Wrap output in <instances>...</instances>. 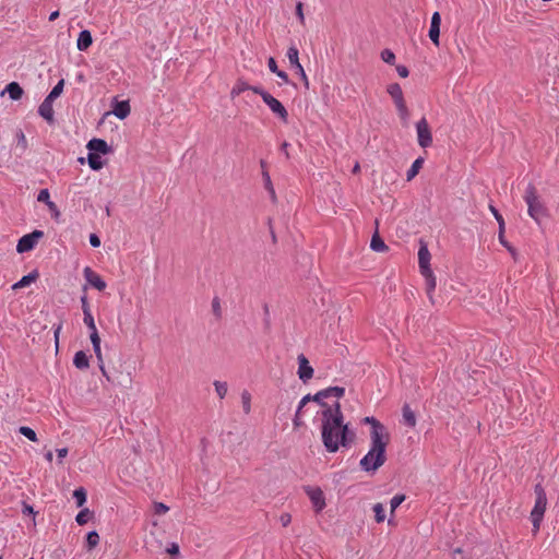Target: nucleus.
Segmentation results:
<instances>
[{"label":"nucleus","mask_w":559,"mask_h":559,"mask_svg":"<svg viewBox=\"0 0 559 559\" xmlns=\"http://www.w3.org/2000/svg\"><path fill=\"white\" fill-rule=\"evenodd\" d=\"M317 415L321 419V440L326 452L336 453L341 448L352 445L355 433L345 423L340 402L335 401L332 406H325Z\"/></svg>","instance_id":"obj_1"},{"label":"nucleus","mask_w":559,"mask_h":559,"mask_svg":"<svg viewBox=\"0 0 559 559\" xmlns=\"http://www.w3.org/2000/svg\"><path fill=\"white\" fill-rule=\"evenodd\" d=\"M390 438H379L374 432L371 438V445L367 454L360 460L359 465L364 472L374 473L385 461V449Z\"/></svg>","instance_id":"obj_2"},{"label":"nucleus","mask_w":559,"mask_h":559,"mask_svg":"<svg viewBox=\"0 0 559 559\" xmlns=\"http://www.w3.org/2000/svg\"><path fill=\"white\" fill-rule=\"evenodd\" d=\"M523 200L527 205V214L530 217L540 225L542 219L548 216V210L533 183L527 185Z\"/></svg>","instance_id":"obj_3"},{"label":"nucleus","mask_w":559,"mask_h":559,"mask_svg":"<svg viewBox=\"0 0 559 559\" xmlns=\"http://www.w3.org/2000/svg\"><path fill=\"white\" fill-rule=\"evenodd\" d=\"M534 493H535V503L531 511L530 519H531V522L533 525V532H534V534H536L539 531L542 522L544 520L548 500H547L546 491H545L544 487L542 486V484H536L534 486Z\"/></svg>","instance_id":"obj_4"},{"label":"nucleus","mask_w":559,"mask_h":559,"mask_svg":"<svg viewBox=\"0 0 559 559\" xmlns=\"http://www.w3.org/2000/svg\"><path fill=\"white\" fill-rule=\"evenodd\" d=\"M345 394V388L343 386H329L323 390L318 391L313 394V402L318 403L322 409H325V406H332V404H328L324 400L329 397L341 399Z\"/></svg>","instance_id":"obj_5"},{"label":"nucleus","mask_w":559,"mask_h":559,"mask_svg":"<svg viewBox=\"0 0 559 559\" xmlns=\"http://www.w3.org/2000/svg\"><path fill=\"white\" fill-rule=\"evenodd\" d=\"M286 56L288 58V61H289L292 68L295 70L296 74L301 79V81L305 84V87L308 88L309 87L308 76L305 72L304 67L299 62V51H298L297 47L295 45H292L288 48Z\"/></svg>","instance_id":"obj_6"},{"label":"nucleus","mask_w":559,"mask_h":559,"mask_svg":"<svg viewBox=\"0 0 559 559\" xmlns=\"http://www.w3.org/2000/svg\"><path fill=\"white\" fill-rule=\"evenodd\" d=\"M44 236L41 230H34L29 234L22 236L16 245V251L19 253H24L33 250L37 245L38 240Z\"/></svg>","instance_id":"obj_7"},{"label":"nucleus","mask_w":559,"mask_h":559,"mask_svg":"<svg viewBox=\"0 0 559 559\" xmlns=\"http://www.w3.org/2000/svg\"><path fill=\"white\" fill-rule=\"evenodd\" d=\"M416 132L418 144L423 148H427L432 144V134L428 124V121L425 117H423L416 123Z\"/></svg>","instance_id":"obj_8"},{"label":"nucleus","mask_w":559,"mask_h":559,"mask_svg":"<svg viewBox=\"0 0 559 559\" xmlns=\"http://www.w3.org/2000/svg\"><path fill=\"white\" fill-rule=\"evenodd\" d=\"M262 100L280 120L283 122L288 121V111L277 98L267 93L266 95H263Z\"/></svg>","instance_id":"obj_9"},{"label":"nucleus","mask_w":559,"mask_h":559,"mask_svg":"<svg viewBox=\"0 0 559 559\" xmlns=\"http://www.w3.org/2000/svg\"><path fill=\"white\" fill-rule=\"evenodd\" d=\"M305 491L308 495L316 512H321L326 506L324 493L321 488L306 487Z\"/></svg>","instance_id":"obj_10"},{"label":"nucleus","mask_w":559,"mask_h":559,"mask_svg":"<svg viewBox=\"0 0 559 559\" xmlns=\"http://www.w3.org/2000/svg\"><path fill=\"white\" fill-rule=\"evenodd\" d=\"M297 359H298L297 374L304 383H307L310 379H312L314 370L310 366L307 357L304 354H300Z\"/></svg>","instance_id":"obj_11"},{"label":"nucleus","mask_w":559,"mask_h":559,"mask_svg":"<svg viewBox=\"0 0 559 559\" xmlns=\"http://www.w3.org/2000/svg\"><path fill=\"white\" fill-rule=\"evenodd\" d=\"M430 259L431 254L429 252L428 246L425 241L420 240L419 249H418V264L420 273H429L430 267Z\"/></svg>","instance_id":"obj_12"},{"label":"nucleus","mask_w":559,"mask_h":559,"mask_svg":"<svg viewBox=\"0 0 559 559\" xmlns=\"http://www.w3.org/2000/svg\"><path fill=\"white\" fill-rule=\"evenodd\" d=\"M83 275L85 281L95 289L103 292L107 287L106 282L90 266L84 267Z\"/></svg>","instance_id":"obj_13"},{"label":"nucleus","mask_w":559,"mask_h":559,"mask_svg":"<svg viewBox=\"0 0 559 559\" xmlns=\"http://www.w3.org/2000/svg\"><path fill=\"white\" fill-rule=\"evenodd\" d=\"M440 25H441V15L439 12H435L431 16L428 36L437 47L440 45V41H439Z\"/></svg>","instance_id":"obj_14"},{"label":"nucleus","mask_w":559,"mask_h":559,"mask_svg":"<svg viewBox=\"0 0 559 559\" xmlns=\"http://www.w3.org/2000/svg\"><path fill=\"white\" fill-rule=\"evenodd\" d=\"M88 153L94 154H108L111 152V146L108 145V143L103 139L94 138L88 141L86 145Z\"/></svg>","instance_id":"obj_15"},{"label":"nucleus","mask_w":559,"mask_h":559,"mask_svg":"<svg viewBox=\"0 0 559 559\" xmlns=\"http://www.w3.org/2000/svg\"><path fill=\"white\" fill-rule=\"evenodd\" d=\"M365 421L371 425L370 439L374 436V432L379 438H390L384 425L374 417H366Z\"/></svg>","instance_id":"obj_16"},{"label":"nucleus","mask_w":559,"mask_h":559,"mask_svg":"<svg viewBox=\"0 0 559 559\" xmlns=\"http://www.w3.org/2000/svg\"><path fill=\"white\" fill-rule=\"evenodd\" d=\"M52 103L53 102L45 98L38 107V115L43 117L48 123H52L55 121Z\"/></svg>","instance_id":"obj_17"},{"label":"nucleus","mask_w":559,"mask_h":559,"mask_svg":"<svg viewBox=\"0 0 559 559\" xmlns=\"http://www.w3.org/2000/svg\"><path fill=\"white\" fill-rule=\"evenodd\" d=\"M93 44V37L88 29H83L79 33L76 40V48L80 51H86Z\"/></svg>","instance_id":"obj_18"},{"label":"nucleus","mask_w":559,"mask_h":559,"mask_svg":"<svg viewBox=\"0 0 559 559\" xmlns=\"http://www.w3.org/2000/svg\"><path fill=\"white\" fill-rule=\"evenodd\" d=\"M388 94L392 97L395 106L402 105L405 103L402 87L399 83L389 84L386 87Z\"/></svg>","instance_id":"obj_19"},{"label":"nucleus","mask_w":559,"mask_h":559,"mask_svg":"<svg viewBox=\"0 0 559 559\" xmlns=\"http://www.w3.org/2000/svg\"><path fill=\"white\" fill-rule=\"evenodd\" d=\"M112 114L119 118L124 119L130 114V105L128 100L118 102L116 100L112 108Z\"/></svg>","instance_id":"obj_20"},{"label":"nucleus","mask_w":559,"mask_h":559,"mask_svg":"<svg viewBox=\"0 0 559 559\" xmlns=\"http://www.w3.org/2000/svg\"><path fill=\"white\" fill-rule=\"evenodd\" d=\"M37 278H38V272L36 270H34L31 273H28L27 275H24L16 283H14L12 285V289H19V288L26 287V286L31 285L32 283H34Z\"/></svg>","instance_id":"obj_21"},{"label":"nucleus","mask_w":559,"mask_h":559,"mask_svg":"<svg viewBox=\"0 0 559 559\" xmlns=\"http://www.w3.org/2000/svg\"><path fill=\"white\" fill-rule=\"evenodd\" d=\"M73 365L75 366V368H78L80 370H84V369L88 368L90 359H88L87 354L83 350L76 352L73 357Z\"/></svg>","instance_id":"obj_22"},{"label":"nucleus","mask_w":559,"mask_h":559,"mask_svg":"<svg viewBox=\"0 0 559 559\" xmlns=\"http://www.w3.org/2000/svg\"><path fill=\"white\" fill-rule=\"evenodd\" d=\"M5 92L12 100H19L23 96V88L16 82H11L5 86Z\"/></svg>","instance_id":"obj_23"},{"label":"nucleus","mask_w":559,"mask_h":559,"mask_svg":"<svg viewBox=\"0 0 559 559\" xmlns=\"http://www.w3.org/2000/svg\"><path fill=\"white\" fill-rule=\"evenodd\" d=\"M402 416L404 424L411 428L416 426V416L408 404H405L402 408Z\"/></svg>","instance_id":"obj_24"},{"label":"nucleus","mask_w":559,"mask_h":559,"mask_svg":"<svg viewBox=\"0 0 559 559\" xmlns=\"http://www.w3.org/2000/svg\"><path fill=\"white\" fill-rule=\"evenodd\" d=\"M424 162H425V159L423 157H417L413 162V164L411 165V167L408 168V170L406 173L407 181L413 180L418 175L419 170L421 169V167L424 165Z\"/></svg>","instance_id":"obj_25"},{"label":"nucleus","mask_w":559,"mask_h":559,"mask_svg":"<svg viewBox=\"0 0 559 559\" xmlns=\"http://www.w3.org/2000/svg\"><path fill=\"white\" fill-rule=\"evenodd\" d=\"M83 322L90 331L91 340H93L94 336H99L92 312L85 311V313L83 314Z\"/></svg>","instance_id":"obj_26"},{"label":"nucleus","mask_w":559,"mask_h":559,"mask_svg":"<svg viewBox=\"0 0 559 559\" xmlns=\"http://www.w3.org/2000/svg\"><path fill=\"white\" fill-rule=\"evenodd\" d=\"M267 67H269V70L276 74L281 80L284 81V83L288 84L289 83V79H288V75L285 71H282L278 69L277 64H276V61L273 57H270L269 60H267Z\"/></svg>","instance_id":"obj_27"},{"label":"nucleus","mask_w":559,"mask_h":559,"mask_svg":"<svg viewBox=\"0 0 559 559\" xmlns=\"http://www.w3.org/2000/svg\"><path fill=\"white\" fill-rule=\"evenodd\" d=\"M64 87V80L61 79L58 81V83L52 87V90L49 92V94L45 97L46 99L53 102L56 98H58L61 93L63 92Z\"/></svg>","instance_id":"obj_28"},{"label":"nucleus","mask_w":559,"mask_h":559,"mask_svg":"<svg viewBox=\"0 0 559 559\" xmlns=\"http://www.w3.org/2000/svg\"><path fill=\"white\" fill-rule=\"evenodd\" d=\"M262 178H263V182H264V188L270 193L271 199L273 201H275L276 200V193H275L272 180H271V176H270L267 170H263L262 171Z\"/></svg>","instance_id":"obj_29"},{"label":"nucleus","mask_w":559,"mask_h":559,"mask_svg":"<svg viewBox=\"0 0 559 559\" xmlns=\"http://www.w3.org/2000/svg\"><path fill=\"white\" fill-rule=\"evenodd\" d=\"M87 162H88L91 169H93V170H99L104 166L102 157L98 154L88 153Z\"/></svg>","instance_id":"obj_30"},{"label":"nucleus","mask_w":559,"mask_h":559,"mask_svg":"<svg viewBox=\"0 0 559 559\" xmlns=\"http://www.w3.org/2000/svg\"><path fill=\"white\" fill-rule=\"evenodd\" d=\"M420 274L425 277L428 295H431L435 292L437 285L432 270H430L429 273L425 272Z\"/></svg>","instance_id":"obj_31"},{"label":"nucleus","mask_w":559,"mask_h":559,"mask_svg":"<svg viewBox=\"0 0 559 559\" xmlns=\"http://www.w3.org/2000/svg\"><path fill=\"white\" fill-rule=\"evenodd\" d=\"M370 248L376 251V252H382L384 250L388 249L386 245L384 243V241L378 236V234H376L372 239H371V242H370Z\"/></svg>","instance_id":"obj_32"},{"label":"nucleus","mask_w":559,"mask_h":559,"mask_svg":"<svg viewBox=\"0 0 559 559\" xmlns=\"http://www.w3.org/2000/svg\"><path fill=\"white\" fill-rule=\"evenodd\" d=\"M73 498L79 508L83 507L86 502V491L83 487L76 488L73 491Z\"/></svg>","instance_id":"obj_33"},{"label":"nucleus","mask_w":559,"mask_h":559,"mask_svg":"<svg viewBox=\"0 0 559 559\" xmlns=\"http://www.w3.org/2000/svg\"><path fill=\"white\" fill-rule=\"evenodd\" d=\"M91 342H92L93 350H94L95 356L97 358L98 365L99 364H104L103 355H102V348H100V337L99 336H94L93 340H91Z\"/></svg>","instance_id":"obj_34"},{"label":"nucleus","mask_w":559,"mask_h":559,"mask_svg":"<svg viewBox=\"0 0 559 559\" xmlns=\"http://www.w3.org/2000/svg\"><path fill=\"white\" fill-rule=\"evenodd\" d=\"M249 87H250V85L247 82H245L242 80H239V81H237V83L233 87L230 94H231L233 97L237 96V95H239V94H241V93H243L246 91H249Z\"/></svg>","instance_id":"obj_35"},{"label":"nucleus","mask_w":559,"mask_h":559,"mask_svg":"<svg viewBox=\"0 0 559 559\" xmlns=\"http://www.w3.org/2000/svg\"><path fill=\"white\" fill-rule=\"evenodd\" d=\"M99 543V535L96 531H91L87 533L86 535V544H87V548L88 549H92L94 547H96Z\"/></svg>","instance_id":"obj_36"},{"label":"nucleus","mask_w":559,"mask_h":559,"mask_svg":"<svg viewBox=\"0 0 559 559\" xmlns=\"http://www.w3.org/2000/svg\"><path fill=\"white\" fill-rule=\"evenodd\" d=\"M19 432L27 438L29 441L36 442L37 441V435L31 427L27 426H21L19 428Z\"/></svg>","instance_id":"obj_37"},{"label":"nucleus","mask_w":559,"mask_h":559,"mask_svg":"<svg viewBox=\"0 0 559 559\" xmlns=\"http://www.w3.org/2000/svg\"><path fill=\"white\" fill-rule=\"evenodd\" d=\"M372 510L374 512V520L377 523H381L385 519V512L382 503H376L372 507Z\"/></svg>","instance_id":"obj_38"},{"label":"nucleus","mask_w":559,"mask_h":559,"mask_svg":"<svg viewBox=\"0 0 559 559\" xmlns=\"http://www.w3.org/2000/svg\"><path fill=\"white\" fill-rule=\"evenodd\" d=\"M241 403L245 414H249L251 412V394L247 390L241 393Z\"/></svg>","instance_id":"obj_39"},{"label":"nucleus","mask_w":559,"mask_h":559,"mask_svg":"<svg viewBox=\"0 0 559 559\" xmlns=\"http://www.w3.org/2000/svg\"><path fill=\"white\" fill-rule=\"evenodd\" d=\"M91 518V512L88 509H83L81 510L76 516H75V521L79 525H84L88 522Z\"/></svg>","instance_id":"obj_40"},{"label":"nucleus","mask_w":559,"mask_h":559,"mask_svg":"<svg viewBox=\"0 0 559 559\" xmlns=\"http://www.w3.org/2000/svg\"><path fill=\"white\" fill-rule=\"evenodd\" d=\"M214 386L218 397L224 399L228 391L227 383L222 381H214Z\"/></svg>","instance_id":"obj_41"},{"label":"nucleus","mask_w":559,"mask_h":559,"mask_svg":"<svg viewBox=\"0 0 559 559\" xmlns=\"http://www.w3.org/2000/svg\"><path fill=\"white\" fill-rule=\"evenodd\" d=\"M405 500V495H395L390 500L391 513H393Z\"/></svg>","instance_id":"obj_42"},{"label":"nucleus","mask_w":559,"mask_h":559,"mask_svg":"<svg viewBox=\"0 0 559 559\" xmlns=\"http://www.w3.org/2000/svg\"><path fill=\"white\" fill-rule=\"evenodd\" d=\"M381 58L382 60L385 62V63H389V64H393L394 61H395V55L392 50L390 49H384L382 52H381Z\"/></svg>","instance_id":"obj_43"},{"label":"nucleus","mask_w":559,"mask_h":559,"mask_svg":"<svg viewBox=\"0 0 559 559\" xmlns=\"http://www.w3.org/2000/svg\"><path fill=\"white\" fill-rule=\"evenodd\" d=\"M37 201L38 202H43L45 203L46 205L49 203V202H52L50 200V193H49V190L48 189H41L38 194H37Z\"/></svg>","instance_id":"obj_44"},{"label":"nucleus","mask_w":559,"mask_h":559,"mask_svg":"<svg viewBox=\"0 0 559 559\" xmlns=\"http://www.w3.org/2000/svg\"><path fill=\"white\" fill-rule=\"evenodd\" d=\"M396 109H397V112L400 115V118L403 120V121H407L408 120V117H409V111H408V108L406 106V103H403L402 105H399V106H395Z\"/></svg>","instance_id":"obj_45"},{"label":"nucleus","mask_w":559,"mask_h":559,"mask_svg":"<svg viewBox=\"0 0 559 559\" xmlns=\"http://www.w3.org/2000/svg\"><path fill=\"white\" fill-rule=\"evenodd\" d=\"M489 210L492 213L493 217L496 218L499 227H503V225L506 223H504V219H503L502 215L497 210V207L495 205H492V204H489Z\"/></svg>","instance_id":"obj_46"},{"label":"nucleus","mask_w":559,"mask_h":559,"mask_svg":"<svg viewBox=\"0 0 559 559\" xmlns=\"http://www.w3.org/2000/svg\"><path fill=\"white\" fill-rule=\"evenodd\" d=\"M212 310L216 318H221L222 316V308H221V301L218 297H214L212 300Z\"/></svg>","instance_id":"obj_47"},{"label":"nucleus","mask_w":559,"mask_h":559,"mask_svg":"<svg viewBox=\"0 0 559 559\" xmlns=\"http://www.w3.org/2000/svg\"><path fill=\"white\" fill-rule=\"evenodd\" d=\"M165 550L171 556H177L179 554V545L175 542L169 543Z\"/></svg>","instance_id":"obj_48"},{"label":"nucleus","mask_w":559,"mask_h":559,"mask_svg":"<svg viewBox=\"0 0 559 559\" xmlns=\"http://www.w3.org/2000/svg\"><path fill=\"white\" fill-rule=\"evenodd\" d=\"M80 301H81V307H82L83 314L85 313V311L86 312H92L91 311V307H90V302H88V298H87L86 294L81 296Z\"/></svg>","instance_id":"obj_49"},{"label":"nucleus","mask_w":559,"mask_h":559,"mask_svg":"<svg viewBox=\"0 0 559 559\" xmlns=\"http://www.w3.org/2000/svg\"><path fill=\"white\" fill-rule=\"evenodd\" d=\"M168 510H169V508L166 504H164L163 502H156L154 504V512L156 514H159V515L165 514Z\"/></svg>","instance_id":"obj_50"},{"label":"nucleus","mask_w":559,"mask_h":559,"mask_svg":"<svg viewBox=\"0 0 559 559\" xmlns=\"http://www.w3.org/2000/svg\"><path fill=\"white\" fill-rule=\"evenodd\" d=\"M504 228H506V224L503 225V227H499V241L509 251H512L511 247L508 245L507 240L504 239Z\"/></svg>","instance_id":"obj_51"},{"label":"nucleus","mask_w":559,"mask_h":559,"mask_svg":"<svg viewBox=\"0 0 559 559\" xmlns=\"http://www.w3.org/2000/svg\"><path fill=\"white\" fill-rule=\"evenodd\" d=\"M88 240L93 248H98L100 246V238L96 234H91Z\"/></svg>","instance_id":"obj_52"},{"label":"nucleus","mask_w":559,"mask_h":559,"mask_svg":"<svg viewBox=\"0 0 559 559\" xmlns=\"http://www.w3.org/2000/svg\"><path fill=\"white\" fill-rule=\"evenodd\" d=\"M61 329H62L61 323L53 325V337H55V343H56L57 348H58V344H59V334L61 332Z\"/></svg>","instance_id":"obj_53"},{"label":"nucleus","mask_w":559,"mask_h":559,"mask_svg":"<svg viewBox=\"0 0 559 559\" xmlns=\"http://www.w3.org/2000/svg\"><path fill=\"white\" fill-rule=\"evenodd\" d=\"M249 91H252L254 94L260 95L263 99V95H266L269 92L263 90L261 86H252L250 85Z\"/></svg>","instance_id":"obj_54"},{"label":"nucleus","mask_w":559,"mask_h":559,"mask_svg":"<svg viewBox=\"0 0 559 559\" xmlns=\"http://www.w3.org/2000/svg\"><path fill=\"white\" fill-rule=\"evenodd\" d=\"M47 207L51 212L52 216L58 217L60 215V211L58 210V206L55 202H49Z\"/></svg>","instance_id":"obj_55"},{"label":"nucleus","mask_w":559,"mask_h":559,"mask_svg":"<svg viewBox=\"0 0 559 559\" xmlns=\"http://www.w3.org/2000/svg\"><path fill=\"white\" fill-rule=\"evenodd\" d=\"M296 14H297L299 21L304 24L305 23V15H304L302 3L301 2H298L297 5H296Z\"/></svg>","instance_id":"obj_56"},{"label":"nucleus","mask_w":559,"mask_h":559,"mask_svg":"<svg viewBox=\"0 0 559 559\" xmlns=\"http://www.w3.org/2000/svg\"><path fill=\"white\" fill-rule=\"evenodd\" d=\"M280 521L283 526H288L292 522V516L289 513H283L280 518Z\"/></svg>","instance_id":"obj_57"},{"label":"nucleus","mask_w":559,"mask_h":559,"mask_svg":"<svg viewBox=\"0 0 559 559\" xmlns=\"http://www.w3.org/2000/svg\"><path fill=\"white\" fill-rule=\"evenodd\" d=\"M396 71L401 78H407L409 74L408 69L405 66H397Z\"/></svg>","instance_id":"obj_58"},{"label":"nucleus","mask_w":559,"mask_h":559,"mask_svg":"<svg viewBox=\"0 0 559 559\" xmlns=\"http://www.w3.org/2000/svg\"><path fill=\"white\" fill-rule=\"evenodd\" d=\"M293 424L296 428L301 427L304 425V421L301 419V414L295 413V416L293 418Z\"/></svg>","instance_id":"obj_59"},{"label":"nucleus","mask_w":559,"mask_h":559,"mask_svg":"<svg viewBox=\"0 0 559 559\" xmlns=\"http://www.w3.org/2000/svg\"><path fill=\"white\" fill-rule=\"evenodd\" d=\"M67 454H68L67 448H61V449L57 450V455H58V459L60 460V462L67 456Z\"/></svg>","instance_id":"obj_60"},{"label":"nucleus","mask_w":559,"mask_h":559,"mask_svg":"<svg viewBox=\"0 0 559 559\" xmlns=\"http://www.w3.org/2000/svg\"><path fill=\"white\" fill-rule=\"evenodd\" d=\"M22 512L23 514H35L33 507L28 504H24Z\"/></svg>","instance_id":"obj_61"},{"label":"nucleus","mask_w":559,"mask_h":559,"mask_svg":"<svg viewBox=\"0 0 559 559\" xmlns=\"http://www.w3.org/2000/svg\"><path fill=\"white\" fill-rule=\"evenodd\" d=\"M98 367H99V370H100L102 374L107 379V381H110V378H109V376H108V373L106 371L105 365L104 364H99Z\"/></svg>","instance_id":"obj_62"},{"label":"nucleus","mask_w":559,"mask_h":559,"mask_svg":"<svg viewBox=\"0 0 559 559\" xmlns=\"http://www.w3.org/2000/svg\"><path fill=\"white\" fill-rule=\"evenodd\" d=\"M288 146H289V143H287V142H283L281 145V151L286 155L287 158L289 157V154L287 152Z\"/></svg>","instance_id":"obj_63"},{"label":"nucleus","mask_w":559,"mask_h":559,"mask_svg":"<svg viewBox=\"0 0 559 559\" xmlns=\"http://www.w3.org/2000/svg\"><path fill=\"white\" fill-rule=\"evenodd\" d=\"M313 401L312 394H307L301 399V404H307L308 402Z\"/></svg>","instance_id":"obj_64"}]
</instances>
